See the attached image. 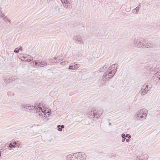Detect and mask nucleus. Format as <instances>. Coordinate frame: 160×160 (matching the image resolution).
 Here are the masks:
<instances>
[{
	"label": "nucleus",
	"instance_id": "31",
	"mask_svg": "<svg viewBox=\"0 0 160 160\" xmlns=\"http://www.w3.org/2000/svg\"><path fill=\"white\" fill-rule=\"evenodd\" d=\"M68 3H65L64 5V6L65 8H67L68 7Z\"/></svg>",
	"mask_w": 160,
	"mask_h": 160
},
{
	"label": "nucleus",
	"instance_id": "14",
	"mask_svg": "<svg viewBox=\"0 0 160 160\" xmlns=\"http://www.w3.org/2000/svg\"><path fill=\"white\" fill-rule=\"evenodd\" d=\"M58 130L59 131H61L62 130V129L64 128V126L63 125H58L57 127Z\"/></svg>",
	"mask_w": 160,
	"mask_h": 160
},
{
	"label": "nucleus",
	"instance_id": "29",
	"mask_svg": "<svg viewBox=\"0 0 160 160\" xmlns=\"http://www.w3.org/2000/svg\"><path fill=\"white\" fill-rule=\"evenodd\" d=\"M136 11L135 14H136L138 13V12L139 10V9L138 8V7H136L135 9Z\"/></svg>",
	"mask_w": 160,
	"mask_h": 160
},
{
	"label": "nucleus",
	"instance_id": "30",
	"mask_svg": "<svg viewBox=\"0 0 160 160\" xmlns=\"http://www.w3.org/2000/svg\"><path fill=\"white\" fill-rule=\"evenodd\" d=\"M126 137H128V138L130 139L131 138V136L129 134H127L126 135Z\"/></svg>",
	"mask_w": 160,
	"mask_h": 160
},
{
	"label": "nucleus",
	"instance_id": "8",
	"mask_svg": "<svg viewBox=\"0 0 160 160\" xmlns=\"http://www.w3.org/2000/svg\"><path fill=\"white\" fill-rule=\"evenodd\" d=\"M73 39L75 40V42L78 43H84L82 37L80 35H76L73 38Z\"/></svg>",
	"mask_w": 160,
	"mask_h": 160
},
{
	"label": "nucleus",
	"instance_id": "46",
	"mask_svg": "<svg viewBox=\"0 0 160 160\" xmlns=\"http://www.w3.org/2000/svg\"><path fill=\"white\" fill-rule=\"evenodd\" d=\"M37 106L36 107V106H35V108H36Z\"/></svg>",
	"mask_w": 160,
	"mask_h": 160
},
{
	"label": "nucleus",
	"instance_id": "24",
	"mask_svg": "<svg viewBox=\"0 0 160 160\" xmlns=\"http://www.w3.org/2000/svg\"><path fill=\"white\" fill-rule=\"evenodd\" d=\"M1 10V8L0 7V10ZM4 15H2V14L1 12V11H0V17H1V18H2V19H4Z\"/></svg>",
	"mask_w": 160,
	"mask_h": 160
},
{
	"label": "nucleus",
	"instance_id": "32",
	"mask_svg": "<svg viewBox=\"0 0 160 160\" xmlns=\"http://www.w3.org/2000/svg\"><path fill=\"white\" fill-rule=\"evenodd\" d=\"M18 142V141H17V145H16V146L18 148H19L20 145V143L19 142Z\"/></svg>",
	"mask_w": 160,
	"mask_h": 160
},
{
	"label": "nucleus",
	"instance_id": "17",
	"mask_svg": "<svg viewBox=\"0 0 160 160\" xmlns=\"http://www.w3.org/2000/svg\"><path fill=\"white\" fill-rule=\"evenodd\" d=\"M144 90L145 91H147V92H148V91H149L150 89V87L149 88V87H148V85H147L146 86L145 88H144Z\"/></svg>",
	"mask_w": 160,
	"mask_h": 160
},
{
	"label": "nucleus",
	"instance_id": "2",
	"mask_svg": "<svg viewBox=\"0 0 160 160\" xmlns=\"http://www.w3.org/2000/svg\"><path fill=\"white\" fill-rule=\"evenodd\" d=\"M86 158L85 154L80 152L69 154L67 156L68 160H84Z\"/></svg>",
	"mask_w": 160,
	"mask_h": 160
},
{
	"label": "nucleus",
	"instance_id": "27",
	"mask_svg": "<svg viewBox=\"0 0 160 160\" xmlns=\"http://www.w3.org/2000/svg\"><path fill=\"white\" fill-rule=\"evenodd\" d=\"M14 52L16 53H18L19 52V49L18 48H16L14 50Z\"/></svg>",
	"mask_w": 160,
	"mask_h": 160
},
{
	"label": "nucleus",
	"instance_id": "16",
	"mask_svg": "<svg viewBox=\"0 0 160 160\" xmlns=\"http://www.w3.org/2000/svg\"><path fill=\"white\" fill-rule=\"evenodd\" d=\"M40 63H41V67H43L46 66L47 65V62L44 61H40Z\"/></svg>",
	"mask_w": 160,
	"mask_h": 160
},
{
	"label": "nucleus",
	"instance_id": "3",
	"mask_svg": "<svg viewBox=\"0 0 160 160\" xmlns=\"http://www.w3.org/2000/svg\"><path fill=\"white\" fill-rule=\"evenodd\" d=\"M103 113V110L101 109L93 110L88 112V115L90 116H93V118H96L97 119L99 118Z\"/></svg>",
	"mask_w": 160,
	"mask_h": 160
},
{
	"label": "nucleus",
	"instance_id": "39",
	"mask_svg": "<svg viewBox=\"0 0 160 160\" xmlns=\"http://www.w3.org/2000/svg\"><path fill=\"white\" fill-rule=\"evenodd\" d=\"M141 6L140 5H139L138 7H138V8L139 9L140 8Z\"/></svg>",
	"mask_w": 160,
	"mask_h": 160
},
{
	"label": "nucleus",
	"instance_id": "28",
	"mask_svg": "<svg viewBox=\"0 0 160 160\" xmlns=\"http://www.w3.org/2000/svg\"><path fill=\"white\" fill-rule=\"evenodd\" d=\"M121 137L122 138H126V135L124 133H122L121 135Z\"/></svg>",
	"mask_w": 160,
	"mask_h": 160
},
{
	"label": "nucleus",
	"instance_id": "5",
	"mask_svg": "<svg viewBox=\"0 0 160 160\" xmlns=\"http://www.w3.org/2000/svg\"><path fill=\"white\" fill-rule=\"evenodd\" d=\"M144 40H140L135 39L133 41V44L135 47L143 48L144 45Z\"/></svg>",
	"mask_w": 160,
	"mask_h": 160
},
{
	"label": "nucleus",
	"instance_id": "12",
	"mask_svg": "<svg viewBox=\"0 0 160 160\" xmlns=\"http://www.w3.org/2000/svg\"><path fill=\"white\" fill-rule=\"evenodd\" d=\"M33 62L35 63V65L39 67H41V63H40V60H34L33 61Z\"/></svg>",
	"mask_w": 160,
	"mask_h": 160
},
{
	"label": "nucleus",
	"instance_id": "33",
	"mask_svg": "<svg viewBox=\"0 0 160 160\" xmlns=\"http://www.w3.org/2000/svg\"><path fill=\"white\" fill-rule=\"evenodd\" d=\"M5 21L8 22L9 23H11V21L8 19H6V20H5Z\"/></svg>",
	"mask_w": 160,
	"mask_h": 160
},
{
	"label": "nucleus",
	"instance_id": "19",
	"mask_svg": "<svg viewBox=\"0 0 160 160\" xmlns=\"http://www.w3.org/2000/svg\"><path fill=\"white\" fill-rule=\"evenodd\" d=\"M136 160H148V158L144 160V158H143L142 157L141 158V156H139V157L137 158Z\"/></svg>",
	"mask_w": 160,
	"mask_h": 160
},
{
	"label": "nucleus",
	"instance_id": "26",
	"mask_svg": "<svg viewBox=\"0 0 160 160\" xmlns=\"http://www.w3.org/2000/svg\"><path fill=\"white\" fill-rule=\"evenodd\" d=\"M57 60L56 61L57 62H59V61H60L61 59H59V58L57 59V58H54V59H53V61L55 62V60Z\"/></svg>",
	"mask_w": 160,
	"mask_h": 160
},
{
	"label": "nucleus",
	"instance_id": "10",
	"mask_svg": "<svg viewBox=\"0 0 160 160\" xmlns=\"http://www.w3.org/2000/svg\"><path fill=\"white\" fill-rule=\"evenodd\" d=\"M16 79L14 78V77H9V78H7V79H5L4 82L7 83L10 82H12L13 81H14Z\"/></svg>",
	"mask_w": 160,
	"mask_h": 160
},
{
	"label": "nucleus",
	"instance_id": "37",
	"mask_svg": "<svg viewBox=\"0 0 160 160\" xmlns=\"http://www.w3.org/2000/svg\"><path fill=\"white\" fill-rule=\"evenodd\" d=\"M126 141L127 142H128L129 141V139L128 138L126 140Z\"/></svg>",
	"mask_w": 160,
	"mask_h": 160
},
{
	"label": "nucleus",
	"instance_id": "1",
	"mask_svg": "<svg viewBox=\"0 0 160 160\" xmlns=\"http://www.w3.org/2000/svg\"><path fill=\"white\" fill-rule=\"evenodd\" d=\"M116 64L112 65L107 69V71L103 73L102 76V79L103 81H109L111 78L114 75L117 71V67L115 68Z\"/></svg>",
	"mask_w": 160,
	"mask_h": 160
},
{
	"label": "nucleus",
	"instance_id": "7",
	"mask_svg": "<svg viewBox=\"0 0 160 160\" xmlns=\"http://www.w3.org/2000/svg\"><path fill=\"white\" fill-rule=\"evenodd\" d=\"M144 42V45L143 46V48H148L154 49L158 47V45L154 43L147 42L145 40Z\"/></svg>",
	"mask_w": 160,
	"mask_h": 160
},
{
	"label": "nucleus",
	"instance_id": "6",
	"mask_svg": "<svg viewBox=\"0 0 160 160\" xmlns=\"http://www.w3.org/2000/svg\"><path fill=\"white\" fill-rule=\"evenodd\" d=\"M143 112V109H141L138 112H137L135 115L134 116V118L136 120H139L140 121H142V120L141 119L143 118V116L142 115Z\"/></svg>",
	"mask_w": 160,
	"mask_h": 160
},
{
	"label": "nucleus",
	"instance_id": "38",
	"mask_svg": "<svg viewBox=\"0 0 160 160\" xmlns=\"http://www.w3.org/2000/svg\"><path fill=\"white\" fill-rule=\"evenodd\" d=\"M107 68V67L106 66V65H105L104 66L103 68Z\"/></svg>",
	"mask_w": 160,
	"mask_h": 160
},
{
	"label": "nucleus",
	"instance_id": "11",
	"mask_svg": "<svg viewBox=\"0 0 160 160\" xmlns=\"http://www.w3.org/2000/svg\"><path fill=\"white\" fill-rule=\"evenodd\" d=\"M31 108V106L29 105H26V109L27 110V111L29 112H30L31 110H32V109H33L34 108H35V109L37 110L36 109V108L35 107H33L32 106Z\"/></svg>",
	"mask_w": 160,
	"mask_h": 160
},
{
	"label": "nucleus",
	"instance_id": "23",
	"mask_svg": "<svg viewBox=\"0 0 160 160\" xmlns=\"http://www.w3.org/2000/svg\"><path fill=\"white\" fill-rule=\"evenodd\" d=\"M21 108L22 110H24L26 108V105H22L21 106Z\"/></svg>",
	"mask_w": 160,
	"mask_h": 160
},
{
	"label": "nucleus",
	"instance_id": "13",
	"mask_svg": "<svg viewBox=\"0 0 160 160\" xmlns=\"http://www.w3.org/2000/svg\"><path fill=\"white\" fill-rule=\"evenodd\" d=\"M31 58V56L29 55H25L22 56L21 58H22V60L23 61H26V59L27 58H28V57Z\"/></svg>",
	"mask_w": 160,
	"mask_h": 160
},
{
	"label": "nucleus",
	"instance_id": "25",
	"mask_svg": "<svg viewBox=\"0 0 160 160\" xmlns=\"http://www.w3.org/2000/svg\"><path fill=\"white\" fill-rule=\"evenodd\" d=\"M31 58L29 59V58H27V59L26 60V61L30 62L32 60H33V58L32 57H31Z\"/></svg>",
	"mask_w": 160,
	"mask_h": 160
},
{
	"label": "nucleus",
	"instance_id": "34",
	"mask_svg": "<svg viewBox=\"0 0 160 160\" xmlns=\"http://www.w3.org/2000/svg\"><path fill=\"white\" fill-rule=\"evenodd\" d=\"M12 144L13 145H17V142H12Z\"/></svg>",
	"mask_w": 160,
	"mask_h": 160
},
{
	"label": "nucleus",
	"instance_id": "22",
	"mask_svg": "<svg viewBox=\"0 0 160 160\" xmlns=\"http://www.w3.org/2000/svg\"><path fill=\"white\" fill-rule=\"evenodd\" d=\"M68 63V61H64L61 63V64L62 65H65Z\"/></svg>",
	"mask_w": 160,
	"mask_h": 160
},
{
	"label": "nucleus",
	"instance_id": "45",
	"mask_svg": "<svg viewBox=\"0 0 160 160\" xmlns=\"http://www.w3.org/2000/svg\"><path fill=\"white\" fill-rule=\"evenodd\" d=\"M28 58H29V59L31 58H30V57H28Z\"/></svg>",
	"mask_w": 160,
	"mask_h": 160
},
{
	"label": "nucleus",
	"instance_id": "9",
	"mask_svg": "<svg viewBox=\"0 0 160 160\" xmlns=\"http://www.w3.org/2000/svg\"><path fill=\"white\" fill-rule=\"evenodd\" d=\"M79 64H75V63H72L70 64L69 67L68 69L72 70L77 69L79 67Z\"/></svg>",
	"mask_w": 160,
	"mask_h": 160
},
{
	"label": "nucleus",
	"instance_id": "15",
	"mask_svg": "<svg viewBox=\"0 0 160 160\" xmlns=\"http://www.w3.org/2000/svg\"><path fill=\"white\" fill-rule=\"evenodd\" d=\"M144 86H143L141 88V90H142V91L141 92V95L142 96L144 95L145 94H146L147 93V92H146V91H145L144 90Z\"/></svg>",
	"mask_w": 160,
	"mask_h": 160
},
{
	"label": "nucleus",
	"instance_id": "41",
	"mask_svg": "<svg viewBox=\"0 0 160 160\" xmlns=\"http://www.w3.org/2000/svg\"><path fill=\"white\" fill-rule=\"evenodd\" d=\"M1 151H0V157H1Z\"/></svg>",
	"mask_w": 160,
	"mask_h": 160
},
{
	"label": "nucleus",
	"instance_id": "4",
	"mask_svg": "<svg viewBox=\"0 0 160 160\" xmlns=\"http://www.w3.org/2000/svg\"><path fill=\"white\" fill-rule=\"evenodd\" d=\"M40 106V103H39V105H38L36 108V109L37 110H37L38 112H39L40 110H41L42 112L43 113H44V117L46 118L47 117L46 114L47 113L48 115H49V114L50 113L51 111L49 109L46 108L44 106L43 107V108H42Z\"/></svg>",
	"mask_w": 160,
	"mask_h": 160
},
{
	"label": "nucleus",
	"instance_id": "21",
	"mask_svg": "<svg viewBox=\"0 0 160 160\" xmlns=\"http://www.w3.org/2000/svg\"><path fill=\"white\" fill-rule=\"evenodd\" d=\"M143 109V112L142 113V114H142V116L143 115H145V117H144L143 116V118H144V119H145L146 118V117H147V114H146V113H144L145 112V111H144V110H145V109Z\"/></svg>",
	"mask_w": 160,
	"mask_h": 160
},
{
	"label": "nucleus",
	"instance_id": "18",
	"mask_svg": "<svg viewBox=\"0 0 160 160\" xmlns=\"http://www.w3.org/2000/svg\"><path fill=\"white\" fill-rule=\"evenodd\" d=\"M8 147L10 148H15V145H13L12 143H10Z\"/></svg>",
	"mask_w": 160,
	"mask_h": 160
},
{
	"label": "nucleus",
	"instance_id": "20",
	"mask_svg": "<svg viewBox=\"0 0 160 160\" xmlns=\"http://www.w3.org/2000/svg\"><path fill=\"white\" fill-rule=\"evenodd\" d=\"M62 2V4L63 3H69L70 4L69 2L68 1V0H61Z\"/></svg>",
	"mask_w": 160,
	"mask_h": 160
},
{
	"label": "nucleus",
	"instance_id": "42",
	"mask_svg": "<svg viewBox=\"0 0 160 160\" xmlns=\"http://www.w3.org/2000/svg\"><path fill=\"white\" fill-rule=\"evenodd\" d=\"M147 155H144V158L145 157V156H146V157H147Z\"/></svg>",
	"mask_w": 160,
	"mask_h": 160
},
{
	"label": "nucleus",
	"instance_id": "44",
	"mask_svg": "<svg viewBox=\"0 0 160 160\" xmlns=\"http://www.w3.org/2000/svg\"><path fill=\"white\" fill-rule=\"evenodd\" d=\"M111 124V123L110 122H109V125H110Z\"/></svg>",
	"mask_w": 160,
	"mask_h": 160
},
{
	"label": "nucleus",
	"instance_id": "40",
	"mask_svg": "<svg viewBox=\"0 0 160 160\" xmlns=\"http://www.w3.org/2000/svg\"><path fill=\"white\" fill-rule=\"evenodd\" d=\"M19 49V50H22V48L21 47H20V48H19V49Z\"/></svg>",
	"mask_w": 160,
	"mask_h": 160
},
{
	"label": "nucleus",
	"instance_id": "35",
	"mask_svg": "<svg viewBox=\"0 0 160 160\" xmlns=\"http://www.w3.org/2000/svg\"><path fill=\"white\" fill-rule=\"evenodd\" d=\"M136 10H135V9H134L133 10H132V12H133L134 13H135V12H136Z\"/></svg>",
	"mask_w": 160,
	"mask_h": 160
},
{
	"label": "nucleus",
	"instance_id": "43",
	"mask_svg": "<svg viewBox=\"0 0 160 160\" xmlns=\"http://www.w3.org/2000/svg\"><path fill=\"white\" fill-rule=\"evenodd\" d=\"M110 121V119H108V121L109 122Z\"/></svg>",
	"mask_w": 160,
	"mask_h": 160
},
{
	"label": "nucleus",
	"instance_id": "36",
	"mask_svg": "<svg viewBox=\"0 0 160 160\" xmlns=\"http://www.w3.org/2000/svg\"><path fill=\"white\" fill-rule=\"evenodd\" d=\"M126 138H122V142H123L125 141Z\"/></svg>",
	"mask_w": 160,
	"mask_h": 160
}]
</instances>
